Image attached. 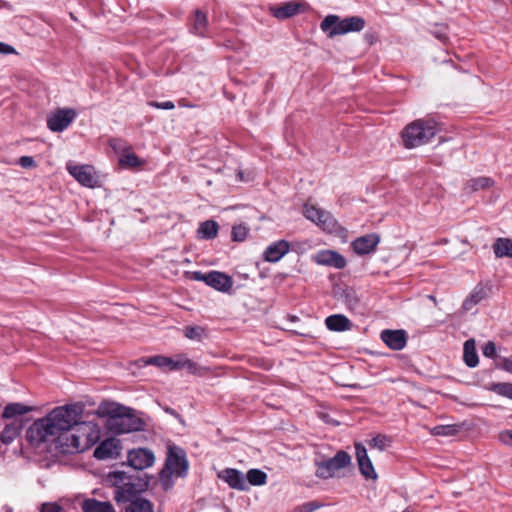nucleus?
<instances>
[{"label":"nucleus","instance_id":"obj_38","mask_svg":"<svg viewBox=\"0 0 512 512\" xmlns=\"http://www.w3.org/2000/svg\"><path fill=\"white\" fill-rule=\"evenodd\" d=\"M183 369H186L191 374L201 377L208 375L209 372L208 367L200 366L190 359H183Z\"/></svg>","mask_w":512,"mask_h":512},{"label":"nucleus","instance_id":"obj_6","mask_svg":"<svg viewBox=\"0 0 512 512\" xmlns=\"http://www.w3.org/2000/svg\"><path fill=\"white\" fill-rule=\"evenodd\" d=\"M163 470L174 474L176 477H186L189 470V462L185 450L179 446H170Z\"/></svg>","mask_w":512,"mask_h":512},{"label":"nucleus","instance_id":"obj_32","mask_svg":"<svg viewBox=\"0 0 512 512\" xmlns=\"http://www.w3.org/2000/svg\"><path fill=\"white\" fill-rule=\"evenodd\" d=\"M340 300L347 305L350 310H355L359 306V298L353 288H345L339 294Z\"/></svg>","mask_w":512,"mask_h":512},{"label":"nucleus","instance_id":"obj_36","mask_svg":"<svg viewBox=\"0 0 512 512\" xmlns=\"http://www.w3.org/2000/svg\"><path fill=\"white\" fill-rule=\"evenodd\" d=\"M488 389L499 396L512 400V383L498 382L491 383Z\"/></svg>","mask_w":512,"mask_h":512},{"label":"nucleus","instance_id":"obj_22","mask_svg":"<svg viewBox=\"0 0 512 512\" xmlns=\"http://www.w3.org/2000/svg\"><path fill=\"white\" fill-rule=\"evenodd\" d=\"M488 297V289L481 283L477 284L471 293L465 298L462 309L464 311H470L480 301Z\"/></svg>","mask_w":512,"mask_h":512},{"label":"nucleus","instance_id":"obj_48","mask_svg":"<svg viewBox=\"0 0 512 512\" xmlns=\"http://www.w3.org/2000/svg\"><path fill=\"white\" fill-rule=\"evenodd\" d=\"M148 105L150 107H154L157 109H163V110H172L175 108V105L172 101H164V102L149 101Z\"/></svg>","mask_w":512,"mask_h":512},{"label":"nucleus","instance_id":"obj_8","mask_svg":"<svg viewBox=\"0 0 512 512\" xmlns=\"http://www.w3.org/2000/svg\"><path fill=\"white\" fill-rule=\"evenodd\" d=\"M77 112L73 108H57L46 119L47 127L52 132H62L75 120Z\"/></svg>","mask_w":512,"mask_h":512},{"label":"nucleus","instance_id":"obj_41","mask_svg":"<svg viewBox=\"0 0 512 512\" xmlns=\"http://www.w3.org/2000/svg\"><path fill=\"white\" fill-rule=\"evenodd\" d=\"M119 161L121 165L127 167H138L142 164V161L134 153H127L122 155Z\"/></svg>","mask_w":512,"mask_h":512},{"label":"nucleus","instance_id":"obj_59","mask_svg":"<svg viewBox=\"0 0 512 512\" xmlns=\"http://www.w3.org/2000/svg\"><path fill=\"white\" fill-rule=\"evenodd\" d=\"M121 142H122V140H120V139H116V138H113V139H111V140L109 141L110 146H111L113 149H117V147H118V143H121Z\"/></svg>","mask_w":512,"mask_h":512},{"label":"nucleus","instance_id":"obj_29","mask_svg":"<svg viewBox=\"0 0 512 512\" xmlns=\"http://www.w3.org/2000/svg\"><path fill=\"white\" fill-rule=\"evenodd\" d=\"M33 410V407L24 405L22 403L14 402L6 405L2 412V418L12 419L18 415H24Z\"/></svg>","mask_w":512,"mask_h":512},{"label":"nucleus","instance_id":"obj_13","mask_svg":"<svg viewBox=\"0 0 512 512\" xmlns=\"http://www.w3.org/2000/svg\"><path fill=\"white\" fill-rule=\"evenodd\" d=\"M69 173L83 186L94 187L97 183L93 169L89 165H75L67 167Z\"/></svg>","mask_w":512,"mask_h":512},{"label":"nucleus","instance_id":"obj_54","mask_svg":"<svg viewBox=\"0 0 512 512\" xmlns=\"http://www.w3.org/2000/svg\"><path fill=\"white\" fill-rule=\"evenodd\" d=\"M14 52V48L8 44L0 42V53L11 54Z\"/></svg>","mask_w":512,"mask_h":512},{"label":"nucleus","instance_id":"obj_26","mask_svg":"<svg viewBox=\"0 0 512 512\" xmlns=\"http://www.w3.org/2000/svg\"><path fill=\"white\" fill-rule=\"evenodd\" d=\"M326 327L330 331L343 332L350 330L352 322L342 314L330 315L325 320Z\"/></svg>","mask_w":512,"mask_h":512},{"label":"nucleus","instance_id":"obj_19","mask_svg":"<svg viewBox=\"0 0 512 512\" xmlns=\"http://www.w3.org/2000/svg\"><path fill=\"white\" fill-rule=\"evenodd\" d=\"M232 489L246 491L249 489L244 474L234 468H226L219 475Z\"/></svg>","mask_w":512,"mask_h":512},{"label":"nucleus","instance_id":"obj_35","mask_svg":"<svg viewBox=\"0 0 512 512\" xmlns=\"http://www.w3.org/2000/svg\"><path fill=\"white\" fill-rule=\"evenodd\" d=\"M165 361H167L166 356L156 355V356H152V357L139 358L135 361V365H137L138 367H145L148 365H153V366H156L159 368H164Z\"/></svg>","mask_w":512,"mask_h":512},{"label":"nucleus","instance_id":"obj_31","mask_svg":"<svg viewBox=\"0 0 512 512\" xmlns=\"http://www.w3.org/2000/svg\"><path fill=\"white\" fill-rule=\"evenodd\" d=\"M219 230V225L214 220H206L200 224V227L198 229V234L201 238L206 240L214 239Z\"/></svg>","mask_w":512,"mask_h":512},{"label":"nucleus","instance_id":"obj_42","mask_svg":"<svg viewBox=\"0 0 512 512\" xmlns=\"http://www.w3.org/2000/svg\"><path fill=\"white\" fill-rule=\"evenodd\" d=\"M204 329L200 326H188L184 329V335L190 340H200Z\"/></svg>","mask_w":512,"mask_h":512},{"label":"nucleus","instance_id":"obj_50","mask_svg":"<svg viewBox=\"0 0 512 512\" xmlns=\"http://www.w3.org/2000/svg\"><path fill=\"white\" fill-rule=\"evenodd\" d=\"M483 355L488 358H495L496 356V345L492 341H488L483 347Z\"/></svg>","mask_w":512,"mask_h":512},{"label":"nucleus","instance_id":"obj_4","mask_svg":"<svg viewBox=\"0 0 512 512\" xmlns=\"http://www.w3.org/2000/svg\"><path fill=\"white\" fill-rule=\"evenodd\" d=\"M366 20L361 16H350L341 19L338 15L329 14L320 23L321 30L329 38L364 29Z\"/></svg>","mask_w":512,"mask_h":512},{"label":"nucleus","instance_id":"obj_58","mask_svg":"<svg viewBox=\"0 0 512 512\" xmlns=\"http://www.w3.org/2000/svg\"><path fill=\"white\" fill-rule=\"evenodd\" d=\"M365 40L372 45L376 41V36L374 33H366L365 34Z\"/></svg>","mask_w":512,"mask_h":512},{"label":"nucleus","instance_id":"obj_44","mask_svg":"<svg viewBox=\"0 0 512 512\" xmlns=\"http://www.w3.org/2000/svg\"><path fill=\"white\" fill-rule=\"evenodd\" d=\"M322 506L318 501H309L294 508L293 512H314Z\"/></svg>","mask_w":512,"mask_h":512},{"label":"nucleus","instance_id":"obj_11","mask_svg":"<svg viewBox=\"0 0 512 512\" xmlns=\"http://www.w3.org/2000/svg\"><path fill=\"white\" fill-rule=\"evenodd\" d=\"M379 242H380L379 235H377L375 233H371V234H366V235L356 238L351 243V246L353 248V251L357 255H366L371 252H374L376 250Z\"/></svg>","mask_w":512,"mask_h":512},{"label":"nucleus","instance_id":"obj_57","mask_svg":"<svg viewBox=\"0 0 512 512\" xmlns=\"http://www.w3.org/2000/svg\"><path fill=\"white\" fill-rule=\"evenodd\" d=\"M165 411L167 413H169L170 415H172V416L176 417L177 419H179L181 422L183 421L181 416H180V414L175 409L170 408V407H166Z\"/></svg>","mask_w":512,"mask_h":512},{"label":"nucleus","instance_id":"obj_43","mask_svg":"<svg viewBox=\"0 0 512 512\" xmlns=\"http://www.w3.org/2000/svg\"><path fill=\"white\" fill-rule=\"evenodd\" d=\"M173 475L174 474L166 472L163 469L161 470V472H160V482H161L162 488L165 491H168V490L172 489V487L174 486V482L172 480V476Z\"/></svg>","mask_w":512,"mask_h":512},{"label":"nucleus","instance_id":"obj_49","mask_svg":"<svg viewBox=\"0 0 512 512\" xmlns=\"http://www.w3.org/2000/svg\"><path fill=\"white\" fill-rule=\"evenodd\" d=\"M186 275L191 280L202 281L205 284L207 283L208 273H203L201 271H191V272H186Z\"/></svg>","mask_w":512,"mask_h":512},{"label":"nucleus","instance_id":"obj_9","mask_svg":"<svg viewBox=\"0 0 512 512\" xmlns=\"http://www.w3.org/2000/svg\"><path fill=\"white\" fill-rule=\"evenodd\" d=\"M53 442L56 444L59 451L64 454H73L83 451L82 436L80 432H77V427L61 435V437H57Z\"/></svg>","mask_w":512,"mask_h":512},{"label":"nucleus","instance_id":"obj_7","mask_svg":"<svg viewBox=\"0 0 512 512\" xmlns=\"http://www.w3.org/2000/svg\"><path fill=\"white\" fill-rule=\"evenodd\" d=\"M304 216L322 228L324 231L333 232L336 229L337 221L330 212L317 208L314 205L305 204Z\"/></svg>","mask_w":512,"mask_h":512},{"label":"nucleus","instance_id":"obj_47","mask_svg":"<svg viewBox=\"0 0 512 512\" xmlns=\"http://www.w3.org/2000/svg\"><path fill=\"white\" fill-rule=\"evenodd\" d=\"M433 35L439 39L441 42H446L448 39L447 36V27L445 25H436L435 30L432 31Z\"/></svg>","mask_w":512,"mask_h":512},{"label":"nucleus","instance_id":"obj_12","mask_svg":"<svg viewBox=\"0 0 512 512\" xmlns=\"http://www.w3.org/2000/svg\"><path fill=\"white\" fill-rule=\"evenodd\" d=\"M355 454L360 473L367 479H375L377 474L370 458L368 457L365 446L361 443H355Z\"/></svg>","mask_w":512,"mask_h":512},{"label":"nucleus","instance_id":"obj_33","mask_svg":"<svg viewBox=\"0 0 512 512\" xmlns=\"http://www.w3.org/2000/svg\"><path fill=\"white\" fill-rule=\"evenodd\" d=\"M125 512H154L152 503L145 498H136L126 507Z\"/></svg>","mask_w":512,"mask_h":512},{"label":"nucleus","instance_id":"obj_30","mask_svg":"<svg viewBox=\"0 0 512 512\" xmlns=\"http://www.w3.org/2000/svg\"><path fill=\"white\" fill-rule=\"evenodd\" d=\"M463 359L465 364L470 368H474L478 365L479 358L475 347V341L473 339L465 341Z\"/></svg>","mask_w":512,"mask_h":512},{"label":"nucleus","instance_id":"obj_23","mask_svg":"<svg viewBox=\"0 0 512 512\" xmlns=\"http://www.w3.org/2000/svg\"><path fill=\"white\" fill-rule=\"evenodd\" d=\"M24 425L21 420L14 419L6 424L0 433V440L3 444H11L21 433Z\"/></svg>","mask_w":512,"mask_h":512},{"label":"nucleus","instance_id":"obj_53","mask_svg":"<svg viewBox=\"0 0 512 512\" xmlns=\"http://www.w3.org/2000/svg\"><path fill=\"white\" fill-rule=\"evenodd\" d=\"M499 439L505 445L512 446V430H505L499 434Z\"/></svg>","mask_w":512,"mask_h":512},{"label":"nucleus","instance_id":"obj_45","mask_svg":"<svg viewBox=\"0 0 512 512\" xmlns=\"http://www.w3.org/2000/svg\"><path fill=\"white\" fill-rule=\"evenodd\" d=\"M388 438L384 435H377L369 441V446L371 448H378L380 450H384L387 446Z\"/></svg>","mask_w":512,"mask_h":512},{"label":"nucleus","instance_id":"obj_18","mask_svg":"<svg viewBox=\"0 0 512 512\" xmlns=\"http://www.w3.org/2000/svg\"><path fill=\"white\" fill-rule=\"evenodd\" d=\"M206 285L214 288L219 292H229L233 286V279L231 276L220 271L208 272V279Z\"/></svg>","mask_w":512,"mask_h":512},{"label":"nucleus","instance_id":"obj_25","mask_svg":"<svg viewBox=\"0 0 512 512\" xmlns=\"http://www.w3.org/2000/svg\"><path fill=\"white\" fill-rule=\"evenodd\" d=\"M208 28L207 14L200 9L195 10L191 18V33L197 36H205Z\"/></svg>","mask_w":512,"mask_h":512},{"label":"nucleus","instance_id":"obj_24","mask_svg":"<svg viewBox=\"0 0 512 512\" xmlns=\"http://www.w3.org/2000/svg\"><path fill=\"white\" fill-rule=\"evenodd\" d=\"M135 485L132 483H124L122 486H117L114 492V500L118 503L130 502L136 498H140Z\"/></svg>","mask_w":512,"mask_h":512},{"label":"nucleus","instance_id":"obj_55","mask_svg":"<svg viewBox=\"0 0 512 512\" xmlns=\"http://www.w3.org/2000/svg\"><path fill=\"white\" fill-rule=\"evenodd\" d=\"M502 368L505 371L512 373V360L505 358L502 363Z\"/></svg>","mask_w":512,"mask_h":512},{"label":"nucleus","instance_id":"obj_46","mask_svg":"<svg viewBox=\"0 0 512 512\" xmlns=\"http://www.w3.org/2000/svg\"><path fill=\"white\" fill-rule=\"evenodd\" d=\"M165 367L163 369H167L169 371L180 370L183 369V360H174L171 357H166Z\"/></svg>","mask_w":512,"mask_h":512},{"label":"nucleus","instance_id":"obj_14","mask_svg":"<svg viewBox=\"0 0 512 512\" xmlns=\"http://www.w3.org/2000/svg\"><path fill=\"white\" fill-rule=\"evenodd\" d=\"M120 441L115 438H108L102 441L94 450V457L98 460L117 458L120 454Z\"/></svg>","mask_w":512,"mask_h":512},{"label":"nucleus","instance_id":"obj_51","mask_svg":"<svg viewBox=\"0 0 512 512\" xmlns=\"http://www.w3.org/2000/svg\"><path fill=\"white\" fill-rule=\"evenodd\" d=\"M41 512H64V509L57 503H44L41 506Z\"/></svg>","mask_w":512,"mask_h":512},{"label":"nucleus","instance_id":"obj_16","mask_svg":"<svg viewBox=\"0 0 512 512\" xmlns=\"http://www.w3.org/2000/svg\"><path fill=\"white\" fill-rule=\"evenodd\" d=\"M77 432L82 436L83 451L93 446L100 438V430L97 424L92 422H81Z\"/></svg>","mask_w":512,"mask_h":512},{"label":"nucleus","instance_id":"obj_27","mask_svg":"<svg viewBox=\"0 0 512 512\" xmlns=\"http://www.w3.org/2000/svg\"><path fill=\"white\" fill-rule=\"evenodd\" d=\"M83 512H115L113 505L108 501H99L91 498L82 504Z\"/></svg>","mask_w":512,"mask_h":512},{"label":"nucleus","instance_id":"obj_21","mask_svg":"<svg viewBox=\"0 0 512 512\" xmlns=\"http://www.w3.org/2000/svg\"><path fill=\"white\" fill-rule=\"evenodd\" d=\"M317 262L337 269H343L347 264L346 259L340 253L333 250L318 253Z\"/></svg>","mask_w":512,"mask_h":512},{"label":"nucleus","instance_id":"obj_3","mask_svg":"<svg viewBox=\"0 0 512 512\" xmlns=\"http://www.w3.org/2000/svg\"><path fill=\"white\" fill-rule=\"evenodd\" d=\"M438 132L437 123L433 119H417L409 123L402 131L403 145L412 149L425 145Z\"/></svg>","mask_w":512,"mask_h":512},{"label":"nucleus","instance_id":"obj_37","mask_svg":"<svg viewBox=\"0 0 512 512\" xmlns=\"http://www.w3.org/2000/svg\"><path fill=\"white\" fill-rule=\"evenodd\" d=\"M493 184H494L493 179H491L489 177L481 176V177L470 179L467 182V188H470L471 191H478L481 189L489 188V187L493 186Z\"/></svg>","mask_w":512,"mask_h":512},{"label":"nucleus","instance_id":"obj_17","mask_svg":"<svg viewBox=\"0 0 512 512\" xmlns=\"http://www.w3.org/2000/svg\"><path fill=\"white\" fill-rule=\"evenodd\" d=\"M290 250L288 241L281 239L270 244L263 252V259L266 262L276 263Z\"/></svg>","mask_w":512,"mask_h":512},{"label":"nucleus","instance_id":"obj_56","mask_svg":"<svg viewBox=\"0 0 512 512\" xmlns=\"http://www.w3.org/2000/svg\"><path fill=\"white\" fill-rule=\"evenodd\" d=\"M114 477L116 478L117 481L119 482H124L125 479H127V475L125 472L123 471H117V472H114Z\"/></svg>","mask_w":512,"mask_h":512},{"label":"nucleus","instance_id":"obj_34","mask_svg":"<svg viewBox=\"0 0 512 512\" xmlns=\"http://www.w3.org/2000/svg\"><path fill=\"white\" fill-rule=\"evenodd\" d=\"M246 483L252 486H261L267 482V474L260 469H250L246 474Z\"/></svg>","mask_w":512,"mask_h":512},{"label":"nucleus","instance_id":"obj_1","mask_svg":"<svg viewBox=\"0 0 512 512\" xmlns=\"http://www.w3.org/2000/svg\"><path fill=\"white\" fill-rule=\"evenodd\" d=\"M84 406L81 403L55 407L45 417L37 419L28 428L26 439L31 445L39 446L54 441L81 424Z\"/></svg>","mask_w":512,"mask_h":512},{"label":"nucleus","instance_id":"obj_52","mask_svg":"<svg viewBox=\"0 0 512 512\" xmlns=\"http://www.w3.org/2000/svg\"><path fill=\"white\" fill-rule=\"evenodd\" d=\"M18 163L23 167V168H32V167H36V162L34 160L33 157L31 156H22L19 158V161Z\"/></svg>","mask_w":512,"mask_h":512},{"label":"nucleus","instance_id":"obj_10","mask_svg":"<svg viewBox=\"0 0 512 512\" xmlns=\"http://www.w3.org/2000/svg\"><path fill=\"white\" fill-rule=\"evenodd\" d=\"M127 460L129 465L134 469L144 470L153 465L155 457L151 450L138 448L129 451Z\"/></svg>","mask_w":512,"mask_h":512},{"label":"nucleus","instance_id":"obj_2","mask_svg":"<svg viewBox=\"0 0 512 512\" xmlns=\"http://www.w3.org/2000/svg\"><path fill=\"white\" fill-rule=\"evenodd\" d=\"M102 412L108 416V427L115 434L138 432L145 428V422L132 408L118 403H108Z\"/></svg>","mask_w":512,"mask_h":512},{"label":"nucleus","instance_id":"obj_39","mask_svg":"<svg viewBox=\"0 0 512 512\" xmlns=\"http://www.w3.org/2000/svg\"><path fill=\"white\" fill-rule=\"evenodd\" d=\"M458 432V425H437L432 429V434L436 436H454Z\"/></svg>","mask_w":512,"mask_h":512},{"label":"nucleus","instance_id":"obj_15","mask_svg":"<svg viewBox=\"0 0 512 512\" xmlns=\"http://www.w3.org/2000/svg\"><path fill=\"white\" fill-rule=\"evenodd\" d=\"M381 340L392 350H402L407 344V333L405 330H383Z\"/></svg>","mask_w":512,"mask_h":512},{"label":"nucleus","instance_id":"obj_20","mask_svg":"<svg viewBox=\"0 0 512 512\" xmlns=\"http://www.w3.org/2000/svg\"><path fill=\"white\" fill-rule=\"evenodd\" d=\"M302 6L303 4L300 2L289 1L281 6L270 7V12L275 18L284 20L297 15Z\"/></svg>","mask_w":512,"mask_h":512},{"label":"nucleus","instance_id":"obj_28","mask_svg":"<svg viewBox=\"0 0 512 512\" xmlns=\"http://www.w3.org/2000/svg\"><path fill=\"white\" fill-rule=\"evenodd\" d=\"M493 251L497 258H512V240L509 238H497L493 244Z\"/></svg>","mask_w":512,"mask_h":512},{"label":"nucleus","instance_id":"obj_40","mask_svg":"<svg viewBox=\"0 0 512 512\" xmlns=\"http://www.w3.org/2000/svg\"><path fill=\"white\" fill-rule=\"evenodd\" d=\"M249 229L242 224L232 227L231 238L234 242H242L246 239Z\"/></svg>","mask_w":512,"mask_h":512},{"label":"nucleus","instance_id":"obj_5","mask_svg":"<svg viewBox=\"0 0 512 512\" xmlns=\"http://www.w3.org/2000/svg\"><path fill=\"white\" fill-rule=\"evenodd\" d=\"M314 464L317 467L315 475L320 479H329L334 477L337 470L351 464V456L346 451L339 450L332 458L315 460Z\"/></svg>","mask_w":512,"mask_h":512},{"label":"nucleus","instance_id":"obj_60","mask_svg":"<svg viewBox=\"0 0 512 512\" xmlns=\"http://www.w3.org/2000/svg\"><path fill=\"white\" fill-rule=\"evenodd\" d=\"M290 319H291L292 321H295V320H297L298 318H297L296 316H290Z\"/></svg>","mask_w":512,"mask_h":512}]
</instances>
